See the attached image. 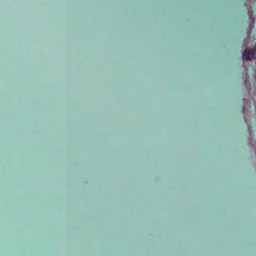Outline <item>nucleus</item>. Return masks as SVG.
I'll list each match as a JSON object with an SVG mask.
<instances>
[{
	"instance_id": "nucleus-1",
	"label": "nucleus",
	"mask_w": 256,
	"mask_h": 256,
	"mask_svg": "<svg viewBox=\"0 0 256 256\" xmlns=\"http://www.w3.org/2000/svg\"><path fill=\"white\" fill-rule=\"evenodd\" d=\"M256 52L255 48H247L243 53L244 60L248 61L252 58H256Z\"/></svg>"
}]
</instances>
